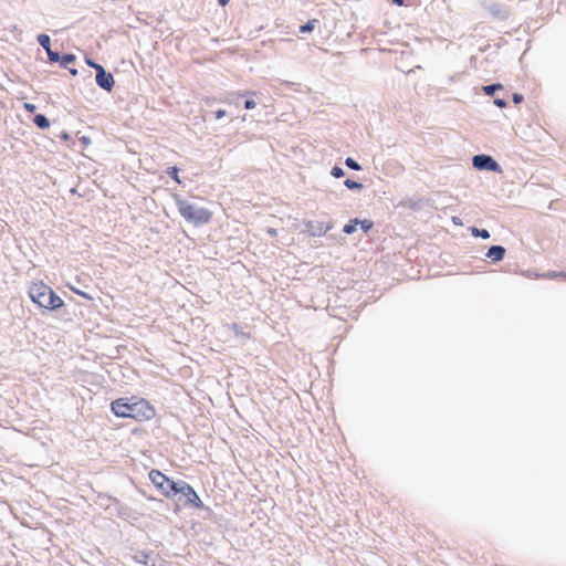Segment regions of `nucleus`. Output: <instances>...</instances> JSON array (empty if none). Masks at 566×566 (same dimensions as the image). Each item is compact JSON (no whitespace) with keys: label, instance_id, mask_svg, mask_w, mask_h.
<instances>
[{"label":"nucleus","instance_id":"9","mask_svg":"<svg viewBox=\"0 0 566 566\" xmlns=\"http://www.w3.org/2000/svg\"><path fill=\"white\" fill-rule=\"evenodd\" d=\"M505 255V248L502 245H492L489 248L486 252V258L491 259L493 262H500L503 260Z\"/></svg>","mask_w":566,"mask_h":566},{"label":"nucleus","instance_id":"26","mask_svg":"<svg viewBox=\"0 0 566 566\" xmlns=\"http://www.w3.org/2000/svg\"><path fill=\"white\" fill-rule=\"evenodd\" d=\"M86 64L91 67H93L96 72H97V69H99V66H102L101 64L94 62L92 59H86Z\"/></svg>","mask_w":566,"mask_h":566},{"label":"nucleus","instance_id":"8","mask_svg":"<svg viewBox=\"0 0 566 566\" xmlns=\"http://www.w3.org/2000/svg\"><path fill=\"white\" fill-rule=\"evenodd\" d=\"M95 81L96 84L106 92H111L115 84L113 74L107 72L104 66L97 69Z\"/></svg>","mask_w":566,"mask_h":566},{"label":"nucleus","instance_id":"13","mask_svg":"<svg viewBox=\"0 0 566 566\" xmlns=\"http://www.w3.org/2000/svg\"><path fill=\"white\" fill-rule=\"evenodd\" d=\"M470 231H471L473 237L482 238L484 240H486V239H489L491 237L489 230H486V229H479L476 227H471Z\"/></svg>","mask_w":566,"mask_h":566},{"label":"nucleus","instance_id":"4","mask_svg":"<svg viewBox=\"0 0 566 566\" xmlns=\"http://www.w3.org/2000/svg\"><path fill=\"white\" fill-rule=\"evenodd\" d=\"M148 475L151 483L160 491L164 496L170 497L174 495L177 481L170 480L158 470H151Z\"/></svg>","mask_w":566,"mask_h":566},{"label":"nucleus","instance_id":"21","mask_svg":"<svg viewBox=\"0 0 566 566\" xmlns=\"http://www.w3.org/2000/svg\"><path fill=\"white\" fill-rule=\"evenodd\" d=\"M46 54L51 63L60 62L61 55L59 52H55L52 49H50L49 51H46Z\"/></svg>","mask_w":566,"mask_h":566},{"label":"nucleus","instance_id":"33","mask_svg":"<svg viewBox=\"0 0 566 566\" xmlns=\"http://www.w3.org/2000/svg\"><path fill=\"white\" fill-rule=\"evenodd\" d=\"M81 140H82L83 144H90L91 143V139L88 137H86V136H83L81 138Z\"/></svg>","mask_w":566,"mask_h":566},{"label":"nucleus","instance_id":"20","mask_svg":"<svg viewBox=\"0 0 566 566\" xmlns=\"http://www.w3.org/2000/svg\"><path fill=\"white\" fill-rule=\"evenodd\" d=\"M167 174L171 177V179H174L177 184H181V180L179 178V169L174 166V167H169L167 169Z\"/></svg>","mask_w":566,"mask_h":566},{"label":"nucleus","instance_id":"35","mask_svg":"<svg viewBox=\"0 0 566 566\" xmlns=\"http://www.w3.org/2000/svg\"><path fill=\"white\" fill-rule=\"evenodd\" d=\"M69 71L73 76L77 75L78 73L77 69H70Z\"/></svg>","mask_w":566,"mask_h":566},{"label":"nucleus","instance_id":"5","mask_svg":"<svg viewBox=\"0 0 566 566\" xmlns=\"http://www.w3.org/2000/svg\"><path fill=\"white\" fill-rule=\"evenodd\" d=\"M174 495H179V500L185 499L187 504H190L195 507H203V503L200 500L199 495L197 494L195 489L186 481H177V486L174 491Z\"/></svg>","mask_w":566,"mask_h":566},{"label":"nucleus","instance_id":"18","mask_svg":"<svg viewBox=\"0 0 566 566\" xmlns=\"http://www.w3.org/2000/svg\"><path fill=\"white\" fill-rule=\"evenodd\" d=\"M344 185H345L346 188H348L350 190H361L364 188L361 182H358V181H355V180H352V179H346L344 181Z\"/></svg>","mask_w":566,"mask_h":566},{"label":"nucleus","instance_id":"28","mask_svg":"<svg viewBox=\"0 0 566 566\" xmlns=\"http://www.w3.org/2000/svg\"><path fill=\"white\" fill-rule=\"evenodd\" d=\"M213 114H214L216 119H221L222 117L226 116L227 113L224 109H218Z\"/></svg>","mask_w":566,"mask_h":566},{"label":"nucleus","instance_id":"29","mask_svg":"<svg viewBox=\"0 0 566 566\" xmlns=\"http://www.w3.org/2000/svg\"><path fill=\"white\" fill-rule=\"evenodd\" d=\"M24 108L30 112V113H33L35 112L36 109V106L34 104H31V103H24Z\"/></svg>","mask_w":566,"mask_h":566},{"label":"nucleus","instance_id":"32","mask_svg":"<svg viewBox=\"0 0 566 566\" xmlns=\"http://www.w3.org/2000/svg\"><path fill=\"white\" fill-rule=\"evenodd\" d=\"M276 232H277V231H276V229H274V228H269V229H268V233H269L270 235H276Z\"/></svg>","mask_w":566,"mask_h":566},{"label":"nucleus","instance_id":"25","mask_svg":"<svg viewBox=\"0 0 566 566\" xmlns=\"http://www.w3.org/2000/svg\"><path fill=\"white\" fill-rule=\"evenodd\" d=\"M494 105H496L497 107L500 108H504L506 107L507 103L504 98H500V97H496L494 101H493Z\"/></svg>","mask_w":566,"mask_h":566},{"label":"nucleus","instance_id":"37","mask_svg":"<svg viewBox=\"0 0 566 566\" xmlns=\"http://www.w3.org/2000/svg\"><path fill=\"white\" fill-rule=\"evenodd\" d=\"M11 31H18V25H13Z\"/></svg>","mask_w":566,"mask_h":566},{"label":"nucleus","instance_id":"16","mask_svg":"<svg viewBox=\"0 0 566 566\" xmlns=\"http://www.w3.org/2000/svg\"><path fill=\"white\" fill-rule=\"evenodd\" d=\"M502 87H503L502 84L493 83V84L483 86L482 90L485 93V95L492 96L497 90H502Z\"/></svg>","mask_w":566,"mask_h":566},{"label":"nucleus","instance_id":"23","mask_svg":"<svg viewBox=\"0 0 566 566\" xmlns=\"http://www.w3.org/2000/svg\"><path fill=\"white\" fill-rule=\"evenodd\" d=\"M331 175L334 177V178H340L345 175V171L342 167L339 166H334L331 170Z\"/></svg>","mask_w":566,"mask_h":566},{"label":"nucleus","instance_id":"38","mask_svg":"<svg viewBox=\"0 0 566 566\" xmlns=\"http://www.w3.org/2000/svg\"><path fill=\"white\" fill-rule=\"evenodd\" d=\"M149 566H155V565L153 564V565H149Z\"/></svg>","mask_w":566,"mask_h":566},{"label":"nucleus","instance_id":"34","mask_svg":"<svg viewBox=\"0 0 566 566\" xmlns=\"http://www.w3.org/2000/svg\"><path fill=\"white\" fill-rule=\"evenodd\" d=\"M230 0H218V3L222 7L229 3Z\"/></svg>","mask_w":566,"mask_h":566},{"label":"nucleus","instance_id":"17","mask_svg":"<svg viewBox=\"0 0 566 566\" xmlns=\"http://www.w3.org/2000/svg\"><path fill=\"white\" fill-rule=\"evenodd\" d=\"M357 226H358V219H353L347 224L344 226L343 231L346 234H352L355 232Z\"/></svg>","mask_w":566,"mask_h":566},{"label":"nucleus","instance_id":"31","mask_svg":"<svg viewBox=\"0 0 566 566\" xmlns=\"http://www.w3.org/2000/svg\"><path fill=\"white\" fill-rule=\"evenodd\" d=\"M60 137H61L63 140H69V139H70V135H69V133H66V132H62V133H61V135H60Z\"/></svg>","mask_w":566,"mask_h":566},{"label":"nucleus","instance_id":"7","mask_svg":"<svg viewBox=\"0 0 566 566\" xmlns=\"http://www.w3.org/2000/svg\"><path fill=\"white\" fill-rule=\"evenodd\" d=\"M334 227V223L332 220L325 222V221H307L305 223L306 231L312 237H322L326 234L329 230H332Z\"/></svg>","mask_w":566,"mask_h":566},{"label":"nucleus","instance_id":"19","mask_svg":"<svg viewBox=\"0 0 566 566\" xmlns=\"http://www.w3.org/2000/svg\"><path fill=\"white\" fill-rule=\"evenodd\" d=\"M345 165L352 169V170H355V171H359L361 170V166L352 157H347L345 159Z\"/></svg>","mask_w":566,"mask_h":566},{"label":"nucleus","instance_id":"1","mask_svg":"<svg viewBox=\"0 0 566 566\" xmlns=\"http://www.w3.org/2000/svg\"><path fill=\"white\" fill-rule=\"evenodd\" d=\"M111 409L118 418H130L143 422L155 417V408L143 398L122 397L111 403Z\"/></svg>","mask_w":566,"mask_h":566},{"label":"nucleus","instance_id":"27","mask_svg":"<svg viewBox=\"0 0 566 566\" xmlns=\"http://www.w3.org/2000/svg\"><path fill=\"white\" fill-rule=\"evenodd\" d=\"M512 101L514 104H520L523 101V95L518 93H514L512 95Z\"/></svg>","mask_w":566,"mask_h":566},{"label":"nucleus","instance_id":"36","mask_svg":"<svg viewBox=\"0 0 566 566\" xmlns=\"http://www.w3.org/2000/svg\"><path fill=\"white\" fill-rule=\"evenodd\" d=\"M392 2L395 4H398V6H402L403 4V0H392Z\"/></svg>","mask_w":566,"mask_h":566},{"label":"nucleus","instance_id":"22","mask_svg":"<svg viewBox=\"0 0 566 566\" xmlns=\"http://www.w3.org/2000/svg\"><path fill=\"white\" fill-rule=\"evenodd\" d=\"M358 226H360L361 230L366 233L371 229L373 222L369 220H366V219L365 220L358 219Z\"/></svg>","mask_w":566,"mask_h":566},{"label":"nucleus","instance_id":"14","mask_svg":"<svg viewBox=\"0 0 566 566\" xmlns=\"http://www.w3.org/2000/svg\"><path fill=\"white\" fill-rule=\"evenodd\" d=\"M75 59L76 57L74 54L66 53V54L61 55L59 63H60L61 67L66 69L69 66V64L73 63L75 61Z\"/></svg>","mask_w":566,"mask_h":566},{"label":"nucleus","instance_id":"24","mask_svg":"<svg viewBox=\"0 0 566 566\" xmlns=\"http://www.w3.org/2000/svg\"><path fill=\"white\" fill-rule=\"evenodd\" d=\"M544 276L547 279L566 277V273L552 271V272L546 273Z\"/></svg>","mask_w":566,"mask_h":566},{"label":"nucleus","instance_id":"15","mask_svg":"<svg viewBox=\"0 0 566 566\" xmlns=\"http://www.w3.org/2000/svg\"><path fill=\"white\" fill-rule=\"evenodd\" d=\"M318 21L316 19H311L306 23L302 24L300 27L301 33H308L312 32L315 29V25Z\"/></svg>","mask_w":566,"mask_h":566},{"label":"nucleus","instance_id":"11","mask_svg":"<svg viewBox=\"0 0 566 566\" xmlns=\"http://www.w3.org/2000/svg\"><path fill=\"white\" fill-rule=\"evenodd\" d=\"M33 123L36 127L41 129H46L50 127L49 118L43 114H36L33 118Z\"/></svg>","mask_w":566,"mask_h":566},{"label":"nucleus","instance_id":"6","mask_svg":"<svg viewBox=\"0 0 566 566\" xmlns=\"http://www.w3.org/2000/svg\"><path fill=\"white\" fill-rule=\"evenodd\" d=\"M472 166L480 171L502 172L500 164L492 156L485 154L473 156Z\"/></svg>","mask_w":566,"mask_h":566},{"label":"nucleus","instance_id":"3","mask_svg":"<svg viewBox=\"0 0 566 566\" xmlns=\"http://www.w3.org/2000/svg\"><path fill=\"white\" fill-rule=\"evenodd\" d=\"M29 296L39 307L56 310L63 306V300L43 282H34L29 287Z\"/></svg>","mask_w":566,"mask_h":566},{"label":"nucleus","instance_id":"2","mask_svg":"<svg viewBox=\"0 0 566 566\" xmlns=\"http://www.w3.org/2000/svg\"><path fill=\"white\" fill-rule=\"evenodd\" d=\"M174 200L180 216L190 224L201 227L210 222L212 212L205 207L184 199L179 195L174 196Z\"/></svg>","mask_w":566,"mask_h":566},{"label":"nucleus","instance_id":"10","mask_svg":"<svg viewBox=\"0 0 566 566\" xmlns=\"http://www.w3.org/2000/svg\"><path fill=\"white\" fill-rule=\"evenodd\" d=\"M238 96H245L247 99L244 101V108L245 109H252L255 107L256 105V102L254 101V96H255V92H252V91H248V92H244L242 94H238Z\"/></svg>","mask_w":566,"mask_h":566},{"label":"nucleus","instance_id":"30","mask_svg":"<svg viewBox=\"0 0 566 566\" xmlns=\"http://www.w3.org/2000/svg\"><path fill=\"white\" fill-rule=\"evenodd\" d=\"M451 221L455 226H462L463 224L462 220L459 217H455V216L451 218Z\"/></svg>","mask_w":566,"mask_h":566},{"label":"nucleus","instance_id":"12","mask_svg":"<svg viewBox=\"0 0 566 566\" xmlns=\"http://www.w3.org/2000/svg\"><path fill=\"white\" fill-rule=\"evenodd\" d=\"M38 43L44 49V51H49L51 49V39L48 34L41 33L36 36Z\"/></svg>","mask_w":566,"mask_h":566}]
</instances>
